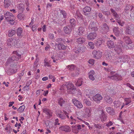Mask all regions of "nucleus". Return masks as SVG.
Here are the masks:
<instances>
[{
  "mask_svg": "<svg viewBox=\"0 0 134 134\" xmlns=\"http://www.w3.org/2000/svg\"><path fill=\"white\" fill-rule=\"evenodd\" d=\"M60 129L61 130L64 131L66 132L67 131V126H63L60 127Z\"/></svg>",
  "mask_w": 134,
  "mask_h": 134,
  "instance_id": "nucleus-47",
  "label": "nucleus"
},
{
  "mask_svg": "<svg viewBox=\"0 0 134 134\" xmlns=\"http://www.w3.org/2000/svg\"><path fill=\"white\" fill-rule=\"evenodd\" d=\"M104 99L105 102L109 104L112 103L113 100L110 96L108 95H105L104 97Z\"/></svg>",
  "mask_w": 134,
  "mask_h": 134,
  "instance_id": "nucleus-17",
  "label": "nucleus"
},
{
  "mask_svg": "<svg viewBox=\"0 0 134 134\" xmlns=\"http://www.w3.org/2000/svg\"><path fill=\"white\" fill-rule=\"evenodd\" d=\"M65 102L64 100L62 98H60L58 100V103L61 106H63V104Z\"/></svg>",
  "mask_w": 134,
  "mask_h": 134,
  "instance_id": "nucleus-41",
  "label": "nucleus"
},
{
  "mask_svg": "<svg viewBox=\"0 0 134 134\" xmlns=\"http://www.w3.org/2000/svg\"><path fill=\"white\" fill-rule=\"evenodd\" d=\"M60 13L63 15L64 17L65 18L66 17V13H65L64 11L61 10Z\"/></svg>",
  "mask_w": 134,
  "mask_h": 134,
  "instance_id": "nucleus-59",
  "label": "nucleus"
},
{
  "mask_svg": "<svg viewBox=\"0 0 134 134\" xmlns=\"http://www.w3.org/2000/svg\"><path fill=\"white\" fill-rule=\"evenodd\" d=\"M25 108V106L24 105L20 106L18 109L17 111L19 113H22L24 111Z\"/></svg>",
  "mask_w": 134,
  "mask_h": 134,
  "instance_id": "nucleus-40",
  "label": "nucleus"
},
{
  "mask_svg": "<svg viewBox=\"0 0 134 134\" xmlns=\"http://www.w3.org/2000/svg\"><path fill=\"white\" fill-rule=\"evenodd\" d=\"M29 85H26L23 88V90L24 91H28L29 89Z\"/></svg>",
  "mask_w": 134,
  "mask_h": 134,
  "instance_id": "nucleus-54",
  "label": "nucleus"
},
{
  "mask_svg": "<svg viewBox=\"0 0 134 134\" xmlns=\"http://www.w3.org/2000/svg\"><path fill=\"white\" fill-rule=\"evenodd\" d=\"M132 29L130 27L128 26L126 27L125 30V32L126 34H130L131 33Z\"/></svg>",
  "mask_w": 134,
  "mask_h": 134,
  "instance_id": "nucleus-39",
  "label": "nucleus"
},
{
  "mask_svg": "<svg viewBox=\"0 0 134 134\" xmlns=\"http://www.w3.org/2000/svg\"><path fill=\"white\" fill-rule=\"evenodd\" d=\"M18 70L17 66L16 63H14L13 64L10 65V67L8 70V72L10 74H13L16 72Z\"/></svg>",
  "mask_w": 134,
  "mask_h": 134,
  "instance_id": "nucleus-5",
  "label": "nucleus"
},
{
  "mask_svg": "<svg viewBox=\"0 0 134 134\" xmlns=\"http://www.w3.org/2000/svg\"><path fill=\"white\" fill-rule=\"evenodd\" d=\"M12 42H11L10 40V39H8L7 40V44L8 45L11 47L12 46Z\"/></svg>",
  "mask_w": 134,
  "mask_h": 134,
  "instance_id": "nucleus-55",
  "label": "nucleus"
},
{
  "mask_svg": "<svg viewBox=\"0 0 134 134\" xmlns=\"http://www.w3.org/2000/svg\"><path fill=\"white\" fill-rule=\"evenodd\" d=\"M72 102L74 105L77 108L81 109L83 107V105L82 103L75 98H74L72 100Z\"/></svg>",
  "mask_w": 134,
  "mask_h": 134,
  "instance_id": "nucleus-9",
  "label": "nucleus"
},
{
  "mask_svg": "<svg viewBox=\"0 0 134 134\" xmlns=\"http://www.w3.org/2000/svg\"><path fill=\"white\" fill-rule=\"evenodd\" d=\"M101 31L102 32L106 33L109 30V28L107 25L106 23H104L101 27Z\"/></svg>",
  "mask_w": 134,
  "mask_h": 134,
  "instance_id": "nucleus-13",
  "label": "nucleus"
},
{
  "mask_svg": "<svg viewBox=\"0 0 134 134\" xmlns=\"http://www.w3.org/2000/svg\"><path fill=\"white\" fill-rule=\"evenodd\" d=\"M95 62V60L93 59H90L88 61V63L91 65H93L94 64Z\"/></svg>",
  "mask_w": 134,
  "mask_h": 134,
  "instance_id": "nucleus-50",
  "label": "nucleus"
},
{
  "mask_svg": "<svg viewBox=\"0 0 134 134\" xmlns=\"http://www.w3.org/2000/svg\"><path fill=\"white\" fill-rule=\"evenodd\" d=\"M92 54L94 58L97 59H100L102 56V53L101 52L96 50H94L92 52Z\"/></svg>",
  "mask_w": 134,
  "mask_h": 134,
  "instance_id": "nucleus-8",
  "label": "nucleus"
},
{
  "mask_svg": "<svg viewBox=\"0 0 134 134\" xmlns=\"http://www.w3.org/2000/svg\"><path fill=\"white\" fill-rule=\"evenodd\" d=\"M55 41L56 42H58V43H60L62 42V39L61 38H58Z\"/></svg>",
  "mask_w": 134,
  "mask_h": 134,
  "instance_id": "nucleus-63",
  "label": "nucleus"
},
{
  "mask_svg": "<svg viewBox=\"0 0 134 134\" xmlns=\"http://www.w3.org/2000/svg\"><path fill=\"white\" fill-rule=\"evenodd\" d=\"M129 57L127 55L120 56L115 59L113 60V62L115 64H117L120 62H125L128 60Z\"/></svg>",
  "mask_w": 134,
  "mask_h": 134,
  "instance_id": "nucleus-2",
  "label": "nucleus"
},
{
  "mask_svg": "<svg viewBox=\"0 0 134 134\" xmlns=\"http://www.w3.org/2000/svg\"><path fill=\"white\" fill-rule=\"evenodd\" d=\"M109 77L110 79L116 81L121 80L122 79V77L121 76L117 74H115L111 76H109Z\"/></svg>",
  "mask_w": 134,
  "mask_h": 134,
  "instance_id": "nucleus-10",
  "label": "nucleus"
},
{
  "mask_svg": "<svg viewBox=\"0 0 134 134\" xmlns=\"http://www.w3.org/2000/svg\"><path fill=\"white\" fill-rule=\"evenodd\" d=\"M97 34L95 32L90 33L88 35L87 38L88 40H93L96 38Z\"/></svg>",
  "mask_w": 134,
  "mask_h": 134,
  "instance_id": "nucleus-12",
  "label": "nucleus"
},
{
  "mask_svg": "<svg viewBox=\"0 0 134 134\" xmlns=\"http://www.w3.org/2000/svg\"><path fill=\"white\" fill-rule=\"evenodd\" d=\"M118 23L121 26H123L124 24V22L122 21H121V20H118L117 21Z\"/></svg>",
  "mask_w": 134,
  "mask_h": 134,
  "instance_id": "nucleus-53",
  "label": "nucleus"
},
{
  "mask_svg": "<svg viewBox=\"0 0 134 134\" xmlns=\"http://www.w3.org/2000/svg\"><path fill=\"white\" fill-rule=\"evenodd\" d=\"M83 102L85 104L87 105L88 106L91 105V102L86 98L85 99H83Z\"/></svg>",
  "mask_w": 134,
  "mask_h": 134,
  "instance_id": "nucleus-31",
  "label": "nucleus"
},
{
  "mask_svg": "<svg viewBox=\"0 0 134 134\" xmlns=\"http://www.w3.org/2000/svg\"><path fill=\"white\" fill-rule=\"evenodd\" d=\"M85 41V38L82 37H80L76 39V41L78 44H82Z\"/></svg>",
  "mask_w": 134,
  "mask_h": 134,
  "instance_id": "nucleus-21",
  "label": "nucleus"
},
{
  "mask_svg": "<svg viewBox=\"0 0 134 134\" xmlns=\"http://www.w3.org/2000/svg\"><path fill=\"white\" fill-rule=\"evenodd\" d=\"M11 2L10 0H4V5L5 8H8L10 5Z\"/></svg>",
  "mask_w": 134,
  "mask_h": 134,
  "instance_id": "nucleus-30",
  "label": "nucleus"
},
{
  "mask_svg": "<svg viewBox=\"0 0 134 134\" xmlns=\"http://www.w3.org/2000/svg\"><path fill=\"white\" fill-rule=\"evenodd\" d=\"M88 47L90 49H93L94 48V43L92 42H89L88 43Z\"/></svg>",
  "mask_w": 134,
  "mask_h": 134,
  "instance_id": "nucleus-37",
  "label": "nucleus"
},
{
  "mask_svg": "<svg viewBox=\"0 0 134 134\" xmlns=\"http://www.w3.org/2000/svg\"><path fill=\"white\" fill-rule=\"evenodd\" d=\"M94 74V71L93 70H91L88 73L89 78L92 81H93L94 80V78L93 76Z\"/></svg>",
  "mask_w": 134,
  "mask_h": 134,
  "instance_id": "nucleus-19",
  "label": "nucleus"
},
{
  "mask_svg": "<svg viewBox=\"0 0 134 134\" xmlns=\"http://www.w3.org/2000/svg\"><path fill=\"white\" fill-rule=\"evenodd\" d=\"M86 95L88 96L89 98H90V96H92L93 94V90H86L85 91Z\"/></svg>",
  "mask_w": 134,
  "mask_h": 134,
  "instance_id": "nucleus-22",
  "label": "nucleus"
},
{
  "mask_svg": "<svg viewBox=\"0 0 134 134\" xmlns=\"http://www.w3.org/2000/svg\"><path fill=\"white\" fill-rule=\"evenodd\" d=\"M21 55L19 54L16 51H14L11 54L10 57L7 59L6 62V64L7 65L9 64H13L14 62L18 60L21 58Z\"/></svg>",
  "mask_w": 134,
  "mask_h": 134,
  "instance_id": "nucleus-1",
  "label": "nucleus"
},
{
  "mask_svg": "<svg viewBox=\"0 0 134 134\" xmlns=\"http://www.w3.org/2000/svg\"><path fill=\"white\" fill-rule=\"evenodd\" d=\"M91 9V8L89 7H85L83 10L84 12L86 13L87 12H90Z\"/></svg>",
  "mask_w": 134,
  "mask_h": 134,
  "instance_id": "nucleus-44",
  "label": "nucleus"
},
{
  "mask_svg": "<svg viewBox=\"0 0 134 134\" xmlns=\"http://www.w3.org/2000/svg\"><path fill=\"white\" fill-rule=\"evenodd\" d=\"M44 66H46L49 67L50 66V65H49V63L48 62H44Z\"/></svg>",
  "mask_w": 134,
  "mask_h": 134,
  "instance_id": "nucleus-61",
  "label": "nucleus"
},
{
  "mask_svg": "<svg viewBox=\"0 0 134 134\" xmlns=\"http://www.w3.org/2000/svg\"><path fill=\"white\" fill-rule=\"evenodd\" d=\"M23 32V29L21 27H19L17 31L16 34L19 37H22V33Z\"/></svg>",
  "mask_w": 134,
  "mask_h": 134,
  "instance_id": "nucleus-28",
  "label": "nucleus"
},
{
  "mask_svg": "<svg viewBox=\"0 0 134 134\" xmlns=\"http://www.w3.org/2000/svg\"><path fill=\"white\" fill-rule=\"evenodd\" d=\"M16 31L14 30L11 29L9 30L8 31V36L9 37H11L15 34Z\"/></svg>",
  "mask_w": 134,
  "mask_h": 134,
  "instance_id": "nucleus-26",
  "label": "nucleus"
},
{
  "mask_svg": "<svg viewBox=\"0 0 134 134\" xmlns=\"http://www.w3.org/2000/svg\"><path fill=\"white\" fill-rule=\"evenodd\" d=\"M106 111L110 115H114L115 114L114 110L110 107H108L106 108Z\"/></svg>",
  "mask_w": 134,
  "mask_h": 134,
  "instance_id": "nucleus-23",
  "label": "nucleus"
},
{
  "mask_svg": "<svg viewBox=\"0 0 134 134\" xmlns=\"http://www.w3.org/2000/svg\"><path fill=\"white\" fill-rule=\"evenodd\" d=\"M79 49H78L77 47H75V48L74 49L73 51L75 53H76L77 54H79Z\"/></svg>",
  "mask_w": 134,
  "mask_h": 134,
  "instance_id": "nucleus-52",
  "label": "nucleus"
},
{
  "mask_svg": "<svg viewBox=\"0 0 134 134\" xmlns=\"http://www.w3.org/2000/svg\"><path fill=\"white\" fill-rule=\"evenodd\" d=\"M49 38L51 39H53L54 37V35L53 34H50L49 35Z\"/></svg>",
  "mask_w": 134,
  "mask_h": 134,
  "instance_id": "nucleus-64",
  "label": "nucleus"
},
{
  "mask_svg": "<svg viewBox=\"0 0 134 134\" xmlns=\"http://www.w3.org/2000/svg\"><path fill=\"white\" fill-rule=\"evenodd\" d=\"M113 123L111 121H109L106 124V126L107 127H109L112 125Z\"/></svg>",
  "mask_w": 134,
  "mask_h": 134,
  "instance_id": "nucleus-56",
  "label": "nucleus"
},
{
  "mask_svg": "<svg viewBox=\"0 0 134 134\" xmlns=\"http://www.w3.org/2000/svg\"><path fill=\"white\" fill-rule=\"evenodd\" d=\"M107 45L108 48L110 49L113 48L115 47L114 43L112 41H108L107 42Z\"/></svg>",
  "mask_w": 134,
  "mask_h": 134,
  "instance_id": "nucleus-18",
  "label": "nucleus"
},
{
  "mask_svg": "<svg viewBox=\"0 0 134 134\" xmlns=\"http://www.w3.org/2000/svg\"><path fill=\"white\" fill-rule=\"evenodd\" d=\"M70 26L71 27H74L76 25V21L74 19H71L70 21Z\"/></svg>",
  "mask_w": 134,
  "mask_h": 134,
  "instance_id": "nucleus-35",
  "label": "nucleus"
},
{
  "mask_svg": "<svg viewBox=\"0 0 134 134\" xmlns=\"http://www.w3.org/2000/svg\"><path fill=\"white\" fill-rule=\"evenodd\" d=\"M105 56L107 59L108 60H109L111 58V55L110 53H107V54H105Z\"/></svg>",
  "mask_w": 134,
  "mask_h": 134,
  "instance_id": "nucleus-49",
  "label": "nucleus"
},
{
  "mask_svg": "<svg viewBox=\"0 0 134 134\" xmlns=\"http://www.w3.org/2000/svg\"><path fill=\"white\" fill-rule=\"evenodd\" d=\"M79 69L78 68H76L75 71L72 74V75L73 77H76L78 75L80 74Z\"/></svg>",
  "mask_w": 134,
  "mask_h": 134,
  "instance_id": "nucleus-29",
  "label": "nucleus"
},
{
  "mask_svg": "<svg viewBox=\"0 0 134 134\" xmlns=\"http://www.w3.org/2000/svg\"><path fill=\"white\" fill-rule=\"evenodd\" d=\"M124 41L126 45L131 44L132 43V40L128 36H125L124 38Z\"/></svg>",
  "mask_w": 134,
  "mask_h": 134,
  "instance_id": "nucleus-15",
  "label": "nucleus"
},
{
  "mask_svg": "<svg viewBox=\"0 0 134 134\" xmlns=\"http://www.w3.org/2000/svg\"><path fill=\"white\" fill-rule=\"evenodd\" d=\"M75 68V66L74 65L72 64L68 66V69L70 70H74Z\"/></svg>",
  "mask_w": 134,
  "mask_h": 134,
  "instance_id": "nucleus-45",
  "label": "nucleus"
},
{
  "mask_svg": "<svg viewBox=\"0 0 134 134\" xmlns=\"http://www.w3.org/2000/svg\"><path fill=\"white\" fill-rule=\"evenodd\" d=\"M17 8L18 9L23 12L25 9V6L23 3H20L17 5Z\"/></svg>",
  "mask_w": 134,
  "mask_h": 134,
  "instance_id": "nucleus-25",
  "label": "nucleus"
},
{
  "mask_svg": "<svg viewBox=\"0 0 134 134\" xmlns=\"http://www.w3.org/2000/svg\"><path fill=\"white\" fill-rule=\"evenodd\" d=\"M120 45H116L114 48V50L116 52L119 54L120 55L122 53V50L121 47L122 46V41H119Z\"/></svg>",
  "mask_w": 134,
  "mask_h": 134,
  "instance_id": "nucleus-6",
  "label": "nucleus"
},
{
  "mask_svg": "<svg viewBox=\"0 0 134 134\" xmlns=\"http://www.w3.org/2000/svg\"><path fill=\"white\" fill-rule=\"evenodd\" d=\"M124 113L123 112L121 111L120 112L119 115V120H120L121 121H122V114Z\"/></svg>",
  "mask_w": 134,
  "mask_h": 134,
  "instance_id": "nucleus-57",
  "label": "nucleus"
},
{
  "mask_svg": "<svg viewBox=\"0 0 134 134\" xmlns=\"http://www.w3.org/2000/svg\"><path fill=\"white\" fill-rule=\"evenodd\" d=\"M94 22L91 23L90 25V27H91V29L92 30L97 31V28L96 27H93V26H94Z\"/></svg>",
  "mask_w": 134,
  "mask_h": 134,
  "instance_id": "nucleus-42",
  "label": "nucleus"
},
{
  "mask_svg": "<svg viewBox=\"0 0 134 134\" xmlns=\"http://www.w3.org/2000/svg\"><path fill=\"white\" fill-rule=\"evenodd\" d=\"M125 102V105H127L130 103L131 102V98H125L124 99Z\"/></svg>",
  "mask_w": 134,
  "mask_h": 134,
  "instance_id": "nucleus-32",
  "label": "nucleus"
},
{
  "mask_svg": "<svg viewBox=\"0 0 134 134\" xmlns=\"http://www.w3.org/2000/svg\"><path fill=\"white\" fill-rule=\"evenodd\" d=\"M103 98L102 96L99 93H97L93 97V99L94 101H100Z\"/></svg>",
  "mask_w": 134,
  "mask_h": 134,
  "instance_id": "nucleus-14",
  "label": "nucleus"
},
{
  "mask_svg": "<svg viewBox=\"0 0 134 134\" xmlns=\"http://www.w3.org/2000/svg\"><path fill=\"white\" fill-rule=\"evenodd\" d=\"M86 48L85 47L83 46L82 47H81L80 48V49H79V53L80 52H82L85 51L86 50Z\"/></svg>",
  "mask_w": 134,
  "mask_h": 134,
  "instance_id": "nucleus-48",
  "label": "nucleus"
},
{
  "mask_svg": "<svg viewBox=\"0 0 134 134\" xmlns=\"http://www.w3.org/2000/svg\"><path fill=\"white\" fill-rule=\"evenodd\" d=\"M113 32L115 34V35L117 36H118L120 34V32L118 29V28L117 27H114L113 29Z\"/></svg>",
  "mask_w": 134,
  "mask_h": 134,
  "instance_id": "nucleus-36",
  "label": "nucleus"
},
{
  "mask_svg": "<svg viewBox=\"0 0 134 134\" xmlns=\"http://www.w3.org/2000/svg\"><path fill=\"white\" fill-rule=\"evenodd\" d=\"M114 106L116 108H119L120 105H122L121 109L123 108L125 104L123 103H122L119 100H116L114 102Z\"/></svg>",
  "mask_w": 134,
  "mask_h": 134,
  "instance_id": "nucleus-11",
  "label": "nucleus"
},
{
  "mask_svg": "<svg viewBox=\"0 0 134 134\" xmlns=\"http://www.w3.org/2000/svg\"><path fill=\"white\" fill-rule=\"evenodd\" d=\"M103 41L100 39L97 40V41L95 43V44L97 46H100L103 42Z\"/></svg>",
  "mask_w": 134,
  "mask_h": 134,
  "instance_id": "nucleus-34",
  "label": "nucleus"
},
{
  "mask_svg": "<svg viewBox=\"0 0 134 134\" xmlns=\"http://www.w3.org/2000/svg\"><path fill=\"white\" fill-rule=\"evenodd\" d=\"M110 10L113 16L116 18V20L118 18H119V15L117 14V12L115 10H114L113 9L111 8L110 9Z\"/></svg>",
  "mask_w": 134,
  "mask_h": 134,
  "instance_id": "nucleus-24",
  "label": "nucleus"
},
{
  "mask_svg": "<svg viewBox=\"0 0 134 134\" xmlns=\"http://www.w3.org/2000/svg\"><path fill=\"white\" fill-rule=\"evenodd\" d=\"M59 121V120L58 119H56L55 120V122L54 125H59L60 123H58Z\"/></svg>",
  "mask_w": 134,
  "mask_h": 134,
  "instance_id": "nucleus-60",
  "label": "nucleus"
},
{
  "mask_svg": "<svg viewBox=\"0 0 134 134\" xmlns=\"http://www.w3.org/2000/svg\"><path fill=\"white\" fill-rule=\"evenodd\" d=\"M17 17L20 20H23L25 18V16L24 14L20 13L17 15Z\"/></svg>",
  "mask_w": 134,
  "mask_h": 134,
  "instance_id": "nucleus-33",
  "label": "nucleus"
},
{
  "mask_svg": "<svg viewBox=\"0 0 134 134\" xmlns=\"http://www.w3.org/2000/svg\"><path fill=\"white\" fill-rule=\"evenodd\" d=\"M127 86L129 87L131 89H132L133 90H134V87L133 86H132L129 83H127L126 84Z\"/></svg>",
  "mask_w": 134,
  "mask_h": 134,
  "instance_id": "nucleus-58",
  "label": "nucleus"
},
{
  "mask_svg": "<svg viewBox=\"0 0 134 134\" xmlns=\"http://www.w3.org/2000/svg\"><path fill=\"white\" fill-rule=\"evenodd\" d=\"M94 126L96 128L100 129L102 128V125L100 124H94Z\"/></svg>",
  "mask_w": 134,
  "mask_h": 134,
  "instance_id": "nucleus-51",
  "label": "nucleus"
},
{
  "mask_svg": "<svg viewBox=\"0 0 134 134\" xmlns=\"http://www.w3.org/2000/svg\"><path fill=\"white\" fill-rule=\"evenodd\" d=\"M67 88V85L64 84L62 85V86L60 87V89L61 90H66Z\"/></svg>",
  "mask_w": 134,
  "mask_h": 134,
  "instance_id": "nucleus-46",
  "label": "nucleus"
},
{
  "mask_svg": "<svg viewBox=\"0 0 134 134\" xmlns=\"http://www.w3.org/2000/svg\"><path fill=\"white\" fill-rule=\"evenodd\" d=\"M103 13L105 15H109L110 14V12L109 11H107L104 12H103Z\"/></svg>",
  "mask_w": 134,
  "mask_h": 134,
  "instance_id": "nucleus-62",
  "label": "nucleus"
},
{
  "mask_svg": "<svg viewBox=\"0 0 134 134\" xmlns=\"http://www.w3.org/2000/svg\"><path fill=\"white\" fill-rule=\"evenodd\" d=\"M92 111L91 108L85 107L82 113L83 117L86 118L90 117Z\"/></svg>",
  "mask_w": 134,
  "mask_h": 134,
  "instance_id": "nucleus-3",
  "label": "nucleus"
},
{
  "mask_svg": "<svg viewBox=\"0 0 134 134\" xmlns=\"http://www.w3.org/2000/svg\"><path fill=\"white\" fill-rule=\"evenodd\" d=\"M57 44L59 50L64 49L65 48V46L63 44L59 43Z\"/></svg>",
  "mask_w": 134,
  "mask_h": 134,
  "instance_id": "nucleus-43",
  "label": "nucleus"
},
{
  "mask_svg": "<svg viewBox=\"0 0 134 134\" xmlns=\"http://www.w3.org/2000/svg\"><path fill=\"white\" fill-rule=\"evenodd\" d=\"M82 79H79L76 83V85L77 86H80L82 84Z\"/></svg>",
  "mask_w": 134,
  "mask_h": 134,
  "instance_id": "nucleus-38",
  "label": "nucleus"
},
{
  "mask_svg": "<svg viewBox=\"0 0 134 134\" xmlns=\"http://www.w3.org/2000/svg\"><path fill=\"white\" fill-rule=\"evenodd\" d=\"M4 16L7 21H9L11 24H13V19L14 17L12 13L7 12L4 14Z\"/></svg>",
  "mask_w": 134,
  "mask_h": 134,
  "instance_id": "nucleus-4",
  "label": "nucleus"
},
{
  "mask_svg": "<svg viewBox=\"0 0 134 134\" xmlns=\"http://www.w3.org/2000/svg\"><path fill=\"white\" fill-rule=\"evenodd\" d=\"M107 116L103 110H102L101 114L100 116V118L102 121H105L107 119Z\"/></svg>",
  "mask_w": 134,
  "mask_h": 134,
  "instance_id": "nucleus-16",
  "label": "nucleus"
},
{
  "mask_svg": "<svg viewBox=\"0 0 134 134\" xmlns=\"http://www.w3.org/2000/svg\"><path fill=\"white\" fill-rule=\"evenodd\" d=\"M43 112L46 113L49 116H52V113L51 110L46 108H44L43 109Z\"/></svg>",
  "mask_w": 134,
  "mask_h": 134,
  "instance_id": "nucleus-20",
  "label": "nucleus"
},
{
  "mask_svg": "<svg viewBox=\"0 0 134 134\" xmlns=\"http://www.w3.org/2000/svg\"><path fill=\"white\" fill-rule=\"evenodd\" d=\"M75 89L73 84L70 83L68 84V92L70 94L74 93L75 91Z\"/></svg>",
  "mask_w": 134,
  "mask_h": 134,
  "instance_id": "nucleus-7",
  "label": "nucleus"
},
{
  "mask_svg": "<svg viewBox=\"0 0 134 134\" xmlns=\"http://www.w3.org/2000/svg\"><path fill=\"white\" fill-rule=\"evenodd\" d=\"M85 30L84 28L82 27H80L78 29V34L79 35H82L85 32Z\"/></svg>",
  "mask_w": 134,
  "mask_h": 134,
  "instance_id": "nucleus-27",
  "label": "nucleus"
}]
</instances>
